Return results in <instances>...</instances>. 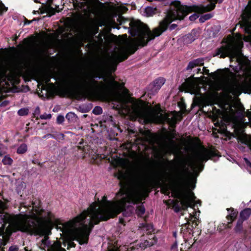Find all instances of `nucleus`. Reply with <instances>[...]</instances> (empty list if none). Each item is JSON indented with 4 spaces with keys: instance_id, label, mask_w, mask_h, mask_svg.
Returning a JSON list of instances; mask_svg holds the SVG:
<instances>
[{
    "instance_id": "obj_1",
    "label": "nucleus",
    "mask_w": 251,
    "mask_h": 251,
    "mask_svg": "<svg viewBox=\"0 0 251 251\" xmlns=\"http://www.w3.org/2000/svg\"><path fill=\"white\" fill-rule=\"evenodd\" d=\"M118 177L121 180V188L116 194L115 201L107 200L104 196L101 200L93 202L87 210L71 220L60 223L57 228L80 244L87 243L90 233L95 225L117 216L121 212L129 216L134 211L142 216L145 208L140 203L146 197L145 175L140 168H135L130 173L129 178L120 172Z\"/></svg>"
},
{
    "instance_id": "obj_2",
    "label": "nucleus",
    "mask_w": 251,
    "mask_h": 251,
    "mask_svg": "<svg viewBox=\"0 0 251 251\" xmlns=\"http://www.w3.org/2000/svg\"><path fill=\"white\" fill-rule=\"evenodd\" d=\"M223 0H209V4L194 5L192 7L180 5L177 3V6L172 8L168 12L166 17L160 22L158 26L151 31L148 26L139 21L132 20L130 22L129 33L134 37L130 40H125L118 46L117 50H115L108 61L109 69L110 72L116 70L118 63L126 59L129 54H133L138 47L146 45L149 41L160 36L166 31L168 25L176 20H182L191 11L197 13L189 17L190 21L196 20L199 16L197 13H202L211 11L215 7V3L221 2Z\"/></svg>"
},
{
    "instance_id": "obj_3",
    "label": "nucleus",
    "mask_w": 251,
    "mask_h": 251,
    "mask_svg": "<svg viewBox=\"0 0 251 251\" xmlns=\"http://www.w3.org/2000/svg\"><path fill=\"white\" fill-rule=\"evenodd\" d=\"M0 194V218L4 223L0 227V248L6 245L13 232L20 231L30 235L44 236L38 243V247L45 251H66L58 241H50L48 235L51 233L54 215L40 207H32L28 214L10 215L4 211L7 200L2 201Z\"/></svg>"
},
{
    "instance_id": "obj_4",
    "label": "nucleus",
    "mask_w": 251,
    "mask_h": 251,
    "mask_svg": "<svg viewBox=\"0 0 251 251\" xmlns=\"http://www.w3.org/2000/svg\"><path fill=\"white\" fill-rule=\"evenodd\" d=\"M218 156L217 153L212 150L202 147L198 149L194 153L193 161L189 156H183L179 158L176 167V179L182 188L177 193L180 207L183 209L190 207L192 208L193 211L189 214V218H186L187 223L192 221L195 223L196 227L198 225V216L200 211L196 210L195 206L201 204V201L198 200L196 201V197L190 189H194L196 182V177L198 175L197 170L201 171L203 168L202 163L207 161L209 159H212Z\"/></svg>"
},
{
    "instance_id": "obj_5",
    "label": "nucleus",
    "mask_w": 251,
    "mask_h": 251,
    "mask_svg": "<svg viewBox=\"0 0 251 251\" xmlns=\"http://www.w3.org/2000/svg\"><path fill=\"white\" fill-rule=\"evenodd\" d=\"M113 100L117 102L116 108L122 114L128 115L132 120L139 119L144 122H153L155 123L167 122L172 126L176 124L177 118L176 116L164 115L158 111L149 112L143 106L142 101L133 100L131 98H125L120 95L112 97Z\"/></svg>"
},
{
    "instance_id": "obj_6",
    "label": "nucleus",
    "mask_w": 251,
    "mask_h": 251,
    "mask_svg": "<svg viewBox=\"0 0 251 251\" xmlns=\"http://www.w3.org/2000/svg\"><path fill=\"white\" fill-rule=\"evenodd\" d=\"M100 79L101 76H98L94 73H86L80 80V87L82 91V95L84 97H90L93 96H105L110 87H119V83L115 81L113 76H109V84H106L104 81L99 82L96 78Z\"/></svg>"
},
{
    "instance_id": "obj_7",
    "label": "nucleus",
    "mask_w": 251,
    "mask_h": 251,
    "mask_svg": "<svg viewBox=\"0 0 251 251\" xmlns=\"http://www.w3.org/2000/svg\"><path fill=\"white\" fill-rule=\"evenodd\" d=\"M229 111H226L227 116L220 119V122L217 121L215 124L216 126H219L224 132L226 130V125H228L230 122L233 124L234 131L236 137L238 141L240 142L242 145H239V148L243 151H245V149L251 151V136L244 133L243 128L240 125L236 123L235 120V112L233 111L232 106L229 105Z\"/></svg>"
},
{
    "instance_id": "obj_8",
    "label": "nucleus",
    "mask_w": 251,
    "mask_h": 251,
    "mask_svg": "<svg viewBox=\"0 0 251 251\" xmlns=\"http://www.w3.org/2000/svg\"><path fill=\"white\" fill-rule=\"evenodd\" d=\"M243 46L242 42L230 41L226 45L218 49L215 56L220 55L222 58L228 56L230 61L235 60L238 66L242 63L243 54L241 49Z\"/></svg>"
},
{
    "instance_id": "obj_9",
    "label": "nucleus",
    "mask_w": 251,
    "mask_h": 251,
    "mask_svg": "<svg viewBox=\"0 0 251 251\" xmlns=\"http://www.w3.org/2000/svg\"><path fill=\"white\" fill-rule=\"evenodd\" d=\"M230 74L232 78L226 84L225 91L228 94L237 97L240 95L242 91L245 89L247 82L245 80H238L234 76L232 73L230 72Z\"/></svg>"
},
{
    "instance_id": "obj_10",
    "label": "nucleus",
    "mask_w": 251,
    "mask_h": 251,
    "mask_svg": "<svg viewBox=\"0 0 251 251\" xmlns=\"http://www.w3.org/2000/svg\"><path fill=\"white\" fill-rule=\"evenodd\" d=\"M88 0H73V5L78 11L86 12L88 8Z\"/></svg>"
},
{
    "instance_id": "obj_11",
    "label": "nucleus",
    "mask_w": 251,
    "mask_h": 251,
    "mask_svg": "<svg viewBox=\"0 0 251 251\" xmlns=\"http://www.w3.org/2000/svg\"><path fill=\"white\" fill-rule=\"evenodd\" d=\"M45 12L49 15L54 14L55 12H59L60 9L59 6L55 5V7H53L52 6V0H47V3L44 7Z\"/></svg>"
},
{
    "instance_id": "obj_12",
    "label": "nucleus",
    "mask_w": 251,
    "mask_h": 251,
    "mask_svg": "<svg viewBox=\"0 0 251 251\" xmlns=\"http://www.w3.org/2000/svg\"><path fill=\"white\" fill-rule=\"evenodd\" d=\"M203 64V60L201 58L195 59L190 62L187 67V70H192L198 65H202Z\"/></svg>"
},
{
    "instance_id": "obj_13",
    "label": "nucleus",
    "mask_w": 251,
    "mask_h": 251,
    "mask_svg": "<svg viewBox=\"0 0 251 251\" xmlns=\"http://www.w3.org/2000/svg\"><path fill=\"white\" fill-rule=\"evenodd\" d=\"M229 211V214L227 216L226 218L228 221V224H230L233 221H234L237 217L238 212L234 209H231L230 210L227 209Z\"/></svg>"
},
{
    "instance_id": "obj_14",
    "label": "nucleus",
    "mask_w": 251,
    "mask_h": 251,
    "mask_svg": "<svg viewBox=\"0 0 251 251\" xmlns=\"http://www.w3.org/2000/svg\"><path fill=\"white\" fill-rule=\"evenodd\" d=\"M251 214V209L246 208L241 211L240 213L239 219H242L243 221L247 220Z\"/></svg>"
},
{
    "instance_id": "obj_15",
    "label": "nucleus",
    "mask_w": 251,
    "mask_h": 251,
    "mask_svg": "<svg viewBox=\"0 0 251 251\" xmlns=\"http://www.w3.org/2000/svg\"><path fill=\"white\" fill-rule=\"evenodd\" d=\"M157 9L151 6H148L144 9V13L147 17L152 16L153 15L157 13Z\"/></svg>"
},
{
    "instance_id": "obj_16",
    "label": "nucleus",
    "mask_w": 251,
    "mask_h": 251,
    "mask_svg": "<svg viewBox=\"0 0 251 251\" xmlns=\"http://www.w3.org/2000/svg\"><path fill=\"white\" fill-rule=\"evenodd\" d=\"M165 82V80L163 77L156 79L153 82V89L155 90H159L164 84Z\"/></svg>"
},
{
    "instance_id": "obj_17",
    "label": "nucleus",
    "mask_w": 251,
    "mask_h": 251,
    "mask_svg": "<svg viewBox=\"0 0 251 251\" xmlns=\"http://www.w3.org/2000/svg\"><path fill=\"white\" fill-rule=\"evenodd\" d=\"M199 90V89L196 86L195 84L191 83L189 84V87L188 88L186 92H189L191 94L199 95L200 94Z\"/></svg>"
},
{
    "instance_id": "obj_18",
    "label": "nucleus",
    "mask_w": 251,
    "mask_h": 251,
    "mask_svg": "<svg viewBox=\"0 0 251 251\" xmlns=\"http://www.w3.org/2000/svg\"><path fill=\"white\" fill-rule=\"evenodd\" d=\"M244 221L242 219H238L237 224L234 227V230L237 233H241L243 231V223Z\"/></svg>"
},
{
    "instance_id": "obj_19",
    "label": "nucleus",
    "mask_w": 251,
    "mask_h": 251,
    "mask_svg": "<svg viewBox=\"0 0 251 251\" xmlns=\"http://www.w3.org/2000/svg\"><path fill=\"white\" fill-rule=\"evenodd\" d=\"M237 251H249L247 246L244 243L237 242L235 244Z\"/></svg>"
},
{
    "instance_id": "obj_20",
    "label": "nucleus",
    "mask_w": 251,
    "mask_h": 251,
    "mask_svg": "<svg viewBox=\"0 0 251 251\" xmlns=\"http://www.w3.org/2000/svg\"><path fill=\"white\" fill-rule=\"evenodd\" d=\"M139 227L142 228L144 230H146L148 233H150L153 231V226L150 224L142 223L140 224Z\"/></svg>"
},
{
    "instance_id": "obj_21",
    "label": "nucleus",
    "mask_w": 251,
    "mask_h": 251,
    "mask_svg": "<svg viewBox=\"0 0 251 251\" xmlns=\"http://www.w3.org/2000/svg\"><path fill=\"white\" fill-rule=\"evenodd\" d=\"M7 77L6 70L3 68H0V82L5 81Z\"/></svg>"
},
{
    "instance_id": "obj_22",
    "label": "nucleus",
    "mask_w": 251,
    "mask_h": 251,
    "mask_svg": "<svg viewBox=\"0 0 251 251\" xmlns=\"http://www.w3.org/2000/svg\"><path fill=\"white\" fill-rule=\"evenodd\" d=\"M27 147L26 144H23L17 149V153L22 154L25 152L27 151Z\"/></svg>"
},
{
    "instance_id": "obj_23",
    "label": "nucleus",
    "mask_w": 251,
    "mask_h": 251,
    "mask_svg": "<svg viewBox=\"0 0 251 251\" xmlns=\"http://www.w3.org/2000/svg\"><path fill=\"white\" fill-rule=\"evenodd\" d=\"M66 118L68 120V121L72 122L76 119V115L74 113L69 112L67 114Z\"/></svg>"
},
{
    "instance_id": "obj_24",
    "label": "nucleus",
    "mask_w": 251,
    "mask_h": 251,
    "mask_svg": "<svg viewBox=\"0 0 251 251\" xmlns=\"http://www.w3.org/2000/svg\"><path fill=\"white\" fill-rule=\"evenodd\" d=\"M212 16H213V15L210 13L206 14H204V15L201 16L200 18L199 21L201 23H203L205 21L209 20V19L212 18Z\"/></svg>"
},
{
    "instance_id": "obj_25",
    "label": "nucleus",
    "mask_w": 251,
    "mask_h": 251,
    "mask_svg": "<svg viewBox=\"0 0 251 251\" xmlns=\"http://www.w3.org/2000/svg\"><path fill=\"white\" fill-rule=\"evenodd\" d=\"M4 165H11L13 162L12 159L8 156H5L2 160Z\"/></svg>"
},
{
    "instance_id": "obj_26",
    "label": "nucleus",
    "mask_w": 251,
    "mask_h": 251,
    "mask_svg": "<svg viewBox=\"0 0 251 251\" xmlns=\"http://www.w3.org/2000/svg\"><path fill=\"white\" fill-rule=\"evenodd\" d=\"M28 109L27 108H21L18 111V114L20 116H25L28 114Z\"/></svg>"
},
{
    "instance_id": "obj_27",
    "label": "nucleus",
    "mask_w": 251,
    "mask_h": 251,
    "mask_svg": "<svg viewBox=\"0 0 251 251\" xmlns=\"http://www.w3.org/2000/svg\"><path fill=\"white\" fill-rule=\"evenodd\" d=\"M155 242H156V241H154V242H153L146 240L145 241L144 244L142 243L140 244V247L145 248L147 246H151L154 244Z\"/></svg>"
},
{
    "instance_id": "obj_28",
    "label": "nucleus",
    "mask_w": 251,
    "mask_h": 251,
    "mask_svg": "<svg viewBox=\"0 0 251 251\" xmlns=\"http://www.w3.org/2000/svg\"><path fill=\"white\" fill-rule=\"evenodd\" d=\"M102 112V108L100 106H96L93 110V113L95 115H99Z\"/></svg>"
},
{
    "instance_id": "obj_29",
    "label": "nucleus",
    "mask_w": 251,
    "mask_h": 251,
    "mask_svg": "<svg viewBox=\"0 0 251 251\" xmlns=\"http://www.w3.org/2000/svg\"><path fill=\"white\" fill-rule=\"evenodd\" d=\"M51 115L50 114L45 113L40 115V118L41 119H50L51 118Z\"/></svg>"
},
{
    "instance_id": "obj_30",
    "label": "nucleus",
    "mask_w": 251,
    "mask_h": 251,
    "mask_svg": "<svg viewBox=\"0 0 251 251\" xmlns=\"http://www.w3.org/2000/svg\"><path fill=\"white\" fill-rule=\"evenodd\" d=\"M56 121H57V123L58 124H62L64 121V116H62V115H59L57 117Z\"/></svg>"
},
{
    "instance_id": "obj_31",
    "label": "nucleus",
    "mask_w": 251,
    "mask_h": 251,
    "mask_svg": "<svg viewBox=\"0 0 251 251\" xmlns=\"http://www.w3.org/2000/svg\"><path fill=\"white\" fill-rule=\"evenodd\" d=\"M7 10V8L6 7L3 3L0 2V12L1 13L5 12Z\"/></svg>"
},
{
    "instance_id": "obj_32",
    "label": "nucleus",
    "mask_w": 251,
    "mask_h": 251,
    "mask_svg": "<svg viewBox=\"0 0 251 251\" xmlns=\"http://www.w3.org/2000/svg\"><path fill=\"white\" fill-rule=\"evenodd\" d=\"M18 248L16 246H12L9 248V251H18Z\"/></svg>"
},
{
    "instance_id": "obj_33",
    "label": "nucleus",
    "mask_w": 251,
    "mask_h": 251,
    "mask_svg": "<svg viewBox=\"0 0 251 251\" xmlns=\"http://www.w3.org/2000/svg\"><path fill=\"white\" fill-rule=\"evenodd\" d=\"M54 136L51 134H48L43 136L44 139H48L50 138H54Z\"/></svg>"
},
{
    "instance_id": "obj_34",
    "label": "nucleus",
    "mask_w": 251,
    "mask_h": 251,
    "mask_svg": "<svg viewBox=\"0 0 251 251\" xmlns=\"http://www.w3.org/2000/svg\"><path fill=\"white\" fill-rule=\"evenodd\" d=\"M202 73H201V74H206V75H207L209 74V70L206 69L205 67H203L202 68Z\"/></svg>"
},
{
    "instance_id": "obj_35",
    "label": "nucleus",
    "mask_w": 251,
    "mask_h": 251,
    "mask_svg": "<svg viewBox=\"0 0 251 251\" xmlns=\"http://www.w3.org/2000/svg\"><path fill=\"white\" fill-rule=\"evenodd\" d=\"M108 251H119V250L117 247H116L114 246V247H113L110 248L108 250Z\"/></svg>"
},
{
    "instance_id": "obj_36",
    "label": "nucleus",
    "mask_w": 251,
    "mask_h": 251,
    "mask_svg": "<svg viewBox=\"0 0 251 251\" xmlns=\"http://www.w3.org/2000/svg\"><path fill=\"white\" fill-rule=\"evenodd\" d=\"M247 117H248V122H247L246 123H248V122H250L251 121V112H249L247 114Z\"/></svg>"
},
{
    "instance_id": "obj_37",
    "label": "nucleus",
    "mask_w": 251,
    "mask_h": 251,
    "mask_svg": "<svg viewBox=\"0 0 251 251\" xmlns=\"http://www.w3.org/2000/svg\"><path fill=\"white\" fill-rule=\"evenodd\" d=\"M121 10L122 11V12H125L127 10V8L125 6H123Z\"/></svg>"
},
{
    "instance_id": "obj_38",
    "label": "nucleus",
    "mask_w": 251,
    "mask_h": 251,
    "mask_svg": "<svg viewBox=\"0 0 251 251\" xmlns=\"http://www.w3.org/2000/svg\"><path fill=\"white\" fill-rule=\"evenodd\" d=\"M176 25H175V24H173L171 25V27H170V28L171 29H174L176 27Z\"/></svg>"
},
{
    "instance_id": "obj_39",
    "label": "nucleus",
    "mask_w": 251,
    "mask_h": 251,
    "mask_svg": "<svg viewBox=\"0 0 251 251\" xmlns=\"http://www.w3.org/2000/svg\"><path fill=\"white\" fill-rule=\"evenodd\" d=\"M197 73H201L202 72H201V69L200 68H198L197 69Z\"/></svg>"
},
{
    "instance_id": "obj_40",
    "label": "nucleus",
    "mask_w": 251,
    "mask_h": 251,
    "mask_svg": "<svg viewBox=\"0 0 251 251\" xmlns=\"http://www.w3.org/2000/svg\"><path fill=\"white\" fill-rule=\"evenodd\" d=\"M39 111H40L39 107H37L36 108L35 112H39Z\"/></svg>"
},
{
    "instance_id": "obj_41",
    "label": "nucleus",
    "mask_w": 251,
    "mask_h": 251,
    "mask_svg": "<svg viewBox=\"0 0 251 251\" xmlns=\"http://www.w3.org/2000/svg\"><path fill=\"white\" fill-rule=\"evenodd\" d=\"M130 248L131 249V251H135V248L133 246L131 247Z\"/></svg>"
},
{
    "instance_id": "obj_42",
    "label": "nucleus",
    "mask_w": 251,
    "mask_h": 251,
    "mask_svg": "<svg viewBox=\"0 0 251 251\" xmlns=\"http://www.w3.org/2000/svg\"><path fill=\"white\" fill-rule=\"evenodd\" d=\"M70 246L71 247H75L73 243H70Z\"/></svg>"
},
{
    "instance_id": "obj_43",
    "label": "nucleus",
    "mask_w": 251,
    "mask_h": 251,
    "mask_svg": "<svg viewBox=\"0 0 251 251\" xmlns=\"http://www.w3.org/2000/svg\"><path fill=\"white\" fill-rule=\"evenodd\" d=\"M169 163L170 164H172L173 163V162L172 161H169Z\"/></svg>"
},
{
    "instance_id": "obj_44",
    "label": "nucleus",
    "mask_w": 251,
    "mask_h": 251,
    "mask_svg": "<svg viewBox=\"0 0 251 251\" xmlns=\"http://www.w3.org/2000/svg\"><path fill=\"white\" fill-rule=\"evenodd\" d=\"M22 205L23 207H26V205H25V204H24V203L22 204Z\"/></svg>"
},
{
    "instance_id": "obj_45",
    "label": "nucleus",
    "mask_w": 251,
    "mask_h": 251,
    "mask_svg": "<svg viewBox=\"0 0 251 251\" xmlns=\"http://www.w3.org/2000/svg\"><path fill=\"white\" fill-rule=\"evenodd\" d=\"M176 247V245H174V246H172V248H174V247Z\"/></svg>"
},
{
    "instance_id": "obj_46",
    "label": "nucleus",
    "mask_w": 251,
    "mask_h": 251,
    "mask_svg": "<svg viewBox=\"0 0 251 251\" xmlns=\"http://www.w3.org/2000/svg\"><path fill=\"white\" fill-rule=\"evenodd\" d=\"M235 67H236L237 66H235ZM237 69V68H236V69L234 70V71H237V70H236Z\"/></svg>"
},
{
    "instance_id": "obj_47",
    "label": "nucleus",
    "mask_w": 251,
    "mask_h": 251,
    "mask_svg": "<svg viewBox=\"0 0 251 251\" xmlns=\"http://www.w3.org/2000/svg\"><path fill=\"white\" fill-rule=\"evenodd\" d=\"M231 227L230 226H228V227L230 228Z\"/></svg>"
},
{
    "instance_id": "obj_48",
    "label": "nucleus",
    "mask_w": 251,
    "mask_h": 251,
    "mask_svg": "<svg viewBox=\"0 0 251 251\" xmlns=\"http://www.w3.org/2000/svg\"><path fill=\"white\" fill-rule=\"evenodd\" d=\"M104 79V81H106V79Z\"/></svg>"
},
{
    "instance_id": "obj_49",
    "label": "nucleus",
    "mask_w": 251,
    "mask_h": 251,
    "mask_svg": "<svg viewBox=\"0 0 251 251\" xmlns=\"http://www.w3.org/2000/svg\"><path fill=\"white\" fill-rule=\"evenodd\" d=\"M2 155V153L1 152H0V156H1Z\"/></svg>"
},
{
    "instance_id": "obj_50",
    "label": "nucleus",
    "mask_w": 251,
    "mask_h": 251,
    "mask_svg": "<svg viewBox=\"0 0 251 251\" xmlns=\"http://www.w3.org/2000/svg\"><path fill=\"white\" fill-rule=\"evenodd\" d=\"M174 235L176 236V233H174Z\"/></svg>"
},
{
    "instance_id": "obj_51",
    "label": "nucleus",
    "mask_w": 251,
    "mask_h": 251,
    "mask_svg": "<svg viewBox=\"0 0 251 251\" xmlns=\"http://www.w3.org/2000/svg\"><path fill=\"white\" fill-rule=\"evenodd\" d=\"M191 35H189V36H187V37H189V36H191Z\"/></svg>"
},
{
    "instance_id": "obj_52",
    "label": "nucleus",
    "mask_w": 251,
    "mask_h": 251,
    "mask_svg": "<svg viewBox=\"0 0 251 251\" xmlns=\"http://www.w3.org/2000/svg\"><path fill=\"white\" fill-rule=\"evenodd\" d=\"M1 145L0 144V148L1 147Z\"/></svg>"
}]
</instances>
